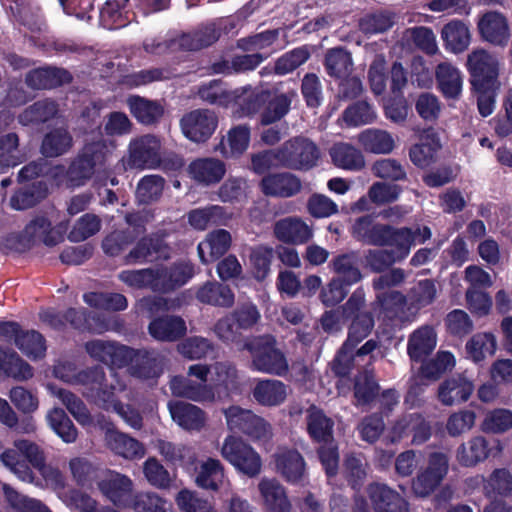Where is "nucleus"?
Segmentation results:
<instances>
[{"instance_id":"obj_1","label":"nucleus","mask_w":512,"mask_h":512,"mask_svg":"<svg viewBox=\"0 0 512 512\" xmlns=\"http://www.w3.org/2000/svg\"><path fill=\"white\" fill-rule=\"evenodd\" d=\"M354 235L364 243L380 247H392L398 259L404 260L416 243L423 244L432 236L428 226L394 227L389 224L373 223L371 216H363L354 223Z\"/></svg>"},{"instance_id":"obj_2","label":"nucleus","mask_w":512,"mask_h":512,"mask_svg":"<svg viewBox=\"0 0 512 512\" xmlns=\"http://www.w3.org/2000/svg\"><path fill=\"white\" fill-rule=\"evenodd\" d=\"M251 356L254 371L275 376H285L289 371L285 354L277 347V340L271 334L253 336L243 345Z\"/></svg>"},{"instance_id":"obj_3","label":"nucleus","mask_w":512,"mask_h":512,"mask_svg":"<svg viewBox=\"0 0 512 512\" xmlns=\"http://www.w3.org/2000/svg\"><path fill=\"white\" fill-rule=\"evenodd\" d=\"M74 382L82 387L83 396L102 409H107L117 396V391L125 389L119 379L106 377L105 370L100 365H94L79 370L74 375Z\"/></svg>"},{"instance_id":"obj_4","label":"nucleus","mask_w":512,"mask_h":512,"mask_svg":"<svg viewBox=\"0 0 512 512\" xmlns=\"http://www.w3.org/2000/svg\"><path fill=\"white\" fill-rule=\"evenodd\" d=\"M466 66L475 93L496 92L500 88V65L496 56L485 49H476L468 55Z\"/></svg>"},{"instance_id":"obj_5","label":"nucleus","mask_w":512,"mask_h":512,"mask_svg":"<svg viewBox=\"0 0 512 512\" xmlns=\"http://www.w3.org/2000/svg\"><path fill=\"white\" fill-rule=\"evenodd\" d=\"M210 367L206 364H193L188 368V376L200 380L196 382L183 375H175L169 382L170 390L176 397L199 403L215 401V387L207 384Z\"/></svg>"},{"instance_id":"obj_6","label":"nucleus","mask_w":512,"mask_h":512,"mask_svg":"<svg viewBox=\"0 0 512 512\" xmlns=\"http://www.w3.org/2000/svg\"><path fill=\"white\" fill-rule=\"evenodd\" d=\"M282 168L308 171L315 167L321 153L309 138L297 136L285 141L280 147Z\"/></svg>"},{"instance_id":"obj_7","label":"nucleus","mask_w":512,"mask_h":512,"mask_svg":"<svg viewBox=\"0 0 512 512\" xmlns=\"http://www.w3.org/2000/svg\"><path fill=\"white\" fill-rule=\"evenodd\" d=\"M221 454L234 468L250 478L261 472L262 460L259 453L242 439L228 436Z\"/></svg>"},{"instance_id":"obj_8","label":"nucleus","mask_w":512,"mask_h":512,"mask_svg":"<svg viewBox=\"0 0 512 512\" xmlns=\"http://www.w3.org/2000/svg\"><path fill=\"white\" fill-rule=\"evenodd\" d=\"M449 469V459L445 453L432 452L428 456L427 466L417 473L412 481V490L416 496L427 497L442 483Z\"/></svg>"},{"instance_id":"obj_9","label":"nucleus","mask_w":512,"mask_h":512,"mask_svg":"<svg viewBox=\"0 0 512 512\" xmlns=\"http://www.w3.org/2000/svg\"><path fill=\"white\" fill-rule=\"evenodd\" d=\"M325 72L339 86L344 98L352 96V56L344 47L337 46L326 51L323 61Z\"/></svg>"},{"instance_id":"obj_10","label":"nucleus","mask_w":512,"mask_h":512,"mask_svg":"<svg viewBox=\"0 0 512 512\" xmlns=\"http://www.w3.org/2000/svg\"><path fill=\"white\" fill-rule=\"evenodd\" d=\"M170 247L165 241L164 234L151 233L138 237L133 247L123 256L126 265L144 264L161 258H168Z\"/></svg>"},{"instance_id":"obj_11","label":"nucleus","mask_w":512,"mask_h":512,"mask_svg":"<svg viewBox=\"0 0 512 512\" xmlns=\"http://www.w3.org/2000/svg\"><path fill=\"white\" fill-rule=\"evenodd\" d=\"M412 436L413 445H421L432 436L431 423L418 412L405 414L395 421L389 432L392 443H399L404 438Z\"/></svg>"},{"instance_id":"obj_12","label":"nucleus","mask_w":512,"mask_h":512,"mask_svg":"<svg viewBox=\"0 0 512 512\" xmlns=\"http://www.w3.org/2000/svg\"><path fill=\"white\" fill-rule=\"evenodd\" d=\"M228 429L233 433H242L260 440L267 434L269 424L251 410L232 405L223 409Z\"/></svg>"},{"instance_id":"obj_13","label":"nucleus","mask_w":512,"mask_h":512,"mask_svg":"<svg viewBox=\"0 0 512 512\" xmlns=\"http://www.w3.org/2000/svg\"><path fill=\"white\" fill-rule=\"evenodd\" d=\"M180 126L186 138L196 143H204L215 132L218 117L209 109H196L181 118Z\"/></svg>"},{"instance_id":"obj_14","label":"nucleus","mask_w":512,"mask_h":512,"mask_svg":"<svg viewBox=\"0 0 512 512\" xmlns=\"http://www.w3.org/2000/svg\"><path fill=\"white\" fill-rule=\"evenodd\" d=\"M161 142L154 135H144L131 141L128 165L131 168H155L161 162Z\"/></svg>"},{"instance_id":"obj_15","label":"nucleus","mask_w":512,"mask_h":512,"mask_svg":"<svg viewBox=\"0 0 512 512\" xmlns=\"http://www.w3.org/2000/svg\"><path fill=\"white\" fill-rule=\"evenodd\" d=\"M474 389V383L466 373H455L439 384L437 397L444 406L459 405L469 400Z\"/></svg>"},{"instance_id":"obj_16","label":"nucleus","mask_w":512,"mask_h":512,"mask_svg":"<svg viewBox=\"0 0 512 512\" xmlns=\"http://www.w3.org/2000/svg\"><path fill=\"white\" fill-rule=\"evenodd\" d=\"M85 350L92 359L119 369L127 366L131 353L128 346L100 339L86 342Z\"/></svg>"},{"instance_id":"obj_17","label":"nucleus","mask_w":512,"mask_h":512,"mask_svg":"<svg viewBox=\"0 0 512 512\" xmlns=\"http://www.w3.org/2000/svg\"><path fill=\"white\" fill-rule=\"evenodd\" d=\"M330 366L333 375L337 378L338 393L347 395L352 390V323L347 326V338Z\"/></svg>"},{"instance_id":"obj_18","label":"nucleus","mask_w":512,"mask_h":512,"mask_svg":"<svg viewBox=\"0 0 512 512\" xmlns=\"http://www.w3.org/2000/svg\"><path fill=\"white\" fill-rule=\"evenodd\" d=\"M72 81L73 76L67 69L50 65L31 69L25 75V84L32 90H51Z\"/></svg>"},{"instance_id":"obj_19","label":"nucleus","mask_w":512,"mask_h":512,"mask_svg":"<svg viewBox=\"0 0 512 512\" xmlns=\"http://www.w3.org/2000/svg\"><path fill=\"white\" fill-rule=\"evenodd\" d=\"M366 492L374 512H410L406 499L386 484L370 483Z\"/></svg>"},{"instance_id":"obj_20","label":"nucleus","mask_w":512,"mask_h":512,"mask_svg":"<svg viewBox=\"0 0 512 512\" xmlns=\"http://www.w3.org/2000/svg\"><path fill=\"white\" fill-rule=\"evenodd\" d=\"M97 487L115 506L122 507L131 498L133 482L126 475L106 469Z\"/></svg>"},{"instance_id":"obj_21","label":"nucleus","mask_w":512,"mask_h":512,"mask_svg":"<svg viewBox=\"0 0 512 512\" xmlns=\"http://www.w3.org/2000/svg\"><path fill=\"white\" fill-rule=\"evenodd\" d=\"M481 38L498 47L507 46L511 33L507 18L500 12L488 11L478 21Z\"/></svg>"},{"instance_id":"obj_22","label":"nucleus","mask_w":512,"mask_h":512,"mask_svg":"<svg viewBox=\"0 0 512 512\" xmlns=\"http://www.w3.org/2000/svg\"><path fill=\"white\" fill-rule=\"evenodd\" d=\"M437 345V332L433 325L425 324L408 337L407 354L414 363H422L432 355Z\"/></svg>"},{"instance_id":"obj_23","label":"nucleus","mask_w":512,"mask_h":512,"mask_svg":"<svg viewBox=\"0 0 512 512\" xmlns=\"http://www.w3.org/2000/svg\"><path fill=\"white\" fill-rule=\"evenodd\" d=\"M194 274V265L187 261H176L168 267L156 269L157 292L175 291L185 285Z\"/></svg>"},{"instance_id":"obj_24","label":"nucleus","mask_w":512,"mask_h":512,"mask_svg":"<svg viewBox=\"0 0 512 512\" xmlns=\"http://www.w3.org/2000/svg\"><path fill=\"white\" fill-rule=\"evenodd\" d=\"M172 420L186 431H200L206 424V413L200 407L181 400L168 402Z\"/></svg>"},{"instance_id":"obj_25","label":"nucleus","mask_w":512,"mask_h":512,"mask_svg":"<svg viewBox=\"0 0 512 512\" xmlns=\"http://www.w3.org/2000/svg\"><path fill=\"white\" fill-rule=\"evenodd\" d=\"M261 191L266 196L290 198L302 189L298 176L290 172L271 173L264 176L260 182Z\"/></svg>"},{"instance_id":"obj_26","label":"nucleus","mask_w":512,"mask_h":512,"mask_svg":"<svg viewBox=\"0 0 512 512\" xmlns=\"http://www.w3.org/2000/svg\"><path fill=\"white\" fill-rule=\"evenodd\" d=\"M441 143L437 132L433 128L424 129L420 135L419 143L409 149V158L418 168L425 169L436 161L437 152Z\"/></svg>"},{"instance_id":"obj_27","label":"nucleus","mask_w":512,"mask_h":512,"mask_svg":"<svg viewBox=\"0 0 512 512\" xmlns=\"http://www.w3.org/2000/svg\"><path fill=\"white\" fill-rule=\"evenodd\" d=\"M274 236L282 243L301 245L313 237V231L301 218L285 217L275 222Z\"/></svg>"},{"instance_id":"obj_28","label":"nucleus","mask_w":512,"mask_h":512,"mask_svg":"<svg viewBox=\"0 0 512 512\" xmlns=\"http://www.w3.org/2000/svg\"><path fill=\"white\" fill-rule=\"evenodd\" d=\"M148 332L152 338L163 342H175L187 332L184 319L177 315H164L151 320Z\"/></svg>"},{"instance_id":"obj_29","label":"nucleus","mask_w":512,"mask_h":512,"mask_svg":"<svg viewBox=\"0 0 512 512\" xmlns=\"http://www.w3.org/2000/svg\"><path fill=\"white\" fill-rule=\"evenodd\" d=\"M195 298L204 305L219 308H231L235 303V294L230 286L216 280L197 287Z\"/></svg>"},{"instance_id":"obj_30","label":"nucleus","mask_w":512,"mask_h":512,"mask_svg":"<svg viewBox=\"0 0 512 512\" xmlns=\"http://www.w3.org/2000/svg\"><path fill=\"white\" fill-rule=\"evenodd\" d=\"M232 238L225 229L214 230L198 244L197 250L201 262L208 264L220 259L230 249Z\"/></svg>"},{"instance_id":"obj_31","label":"nucleus","mask_w":512,"mask_h":512,"mask_svg":"<svg viewBox=\"0 0 512 512\" xmlns=\"http://www.w3.org/2000/svg\"><path fill=\"white\" fill-rule=\"evenodd\" d=\"M437 89L445 99L457 100L462 93L463 78L460 70L449 62H441L435 69Z\"/></svg>"},{"instance_id":"obj_32","label":"nucleus","mask_w":512,"mask_h":512,"mask_svg":"<svg viewBox=\"0 0 512 512\" xmlns=\"http://www.w3.org/2000/svg\"><path fill=\"white\" fill-rule=\"evenodd\" d=\"M306 429L313 443L322 445L336 441L333 434L334 421L314 406L307 412Z\"/></svg>"},{"instance_id":"obj_33","label":"nucleus","mask_w":512,"mask_h":512,"mask_svg":"<svg viewBox=\"0 0 512 512\" xmlns=\"http://www.w3.org/2000/svg\"><path fill=\"white\" fill-rule=\"evenodd\" d=\"M129 6L130 0H106L99 12L101 26L108 30L126 27L133 15Z\"/></svg>"},{"instance_id":"obj_34","label":"nucleus","mask_w":512,"mask_h":512,"mask_svg":"<svg viewBox=\"0 0 512 512\" xmlns=\"http://www.w3.org/2000/svg\"><path fill=\"white\" fill-rule=\"evenodd\" d=\"M129 351L131 353L127 359V366H129L130 374L133 377L149 380L156 379L161 375L162 368L153 353L131 347H129Z\"/></svg>"},{"instance_id":"obj_35","label":"nucleus","mask_w":512,"mask_h":512,"mask_svg":"<svg viewBox=\"0 0 512 512\" xmlns=\"http://www.w3.org/2000/svg\"><path fill=\"white\" fill-rule=\"evenodd\" d=\"M0 372L16 381H27L34 376L33 367L11 347L0 346Z\"/></svg>"},{"instance_id":"obj_36","label":"nucleus","mask_w":512,"mask_h":512,"mask_svg":"<svg viewBox=\"0 0 512 512\" xmlns=\"http://www.w3.org/2000/svg\"><path fill=\"white\" fill-rule=\"evenodd\" d=\"M275 464L278 472L289 483L297 484L303 480L306 463L295 449H287L276 454Z\"/></svg>"},{"instance_id":"obj_37","label":"nucleus","mask_w":512,"mask_h":512,"mask_svg":"<svg viewBox=\"0 0 512 512\" xmlns=\"http://www.w3.org/2000/svg\"><path fill=\"white\" fill-rule=\"evenodd\" d=\"M287 389L288 386L280 380L264 379L256 383L252 396L261 406L276 407L285 402Z\"/></svg>"},{"instance_id":"obj_38","label":"nucleus","mask_w":512,"mask_h":512,"mask_svg":"<svg viewBox=\"0 0 512 512\" xmlns=\"http://www.w3.org/2000/svg\"><path fill=\"white\" fill-rule=\"evenodd\" d=\"M48 195L45 181L23 183L11 196L10 205L15 210H26L40 203Z\"/></svg>"},{"instance_id":"obj_39","label":"nucleus","mask_w":512,"mask_h":512,"mask_svg":"<svg viewBox=\"0 0 512 512\" xmlns=\"http://www.w3.org/2000/svg\"><path fill=\"white\" fill-rule=\"evenodd\" d=\"M195 470L197 471L195 483L199 488L217 492L223 485L224 466L219 459L208 457L198 467L195 466Z\"/></svg>"},{"instance_id":"obj_40","label":"nucleus","mask_w":512,"mask_h":512,"mask_svg":"<svg viewBox=\"0 0 512 512\" xmlns=\"http://www.w3.org/2000/svg\"><path fill=\"white\" fill-rule=\"evenodd\" d=\"M490 453L489 441L482 436H476L458 447L456 458L461 466L474 467L478 463L485 461Z\"/></svg>"},{"instance_id":"obj_41","label":"nucleus","mask_w":512,"mask_h":512,"mask_svg":"<svg viewBox=\"0 0 512 512\" xmlns=\"http://www.w3.org/2000/svg\"><path fill=\"white\" fill-rule=\"evenodd\" d=\"M106 440L109 448L115 454L125 459L136 460L145 455L144 445L128 434L116 430H108Z\"/></svg>"},{"instance_id":"obj_42","label":"nucleus","mask_w":512,"mask_h":512,"mask_svg":"<svg viewBox=\"0 0 512 512\" xmlns=\"http://www.w3.org/2000/svg\"><path fill=\"white\" fill-rule=\"evenodd\" d=\"M189 172L197 182L209 185L218 183L223 179L226 166L219 159L201 158L191 162Z\"/></svg>"},{"instance_id":"obj_43","label":"nucleus","mask_w":512,"mask_h":512,"mask_svg":"<svg viewBox=\"0 0 512 512\" xmlns=\"http://www.w3.org/2000/svg\"><path fill=\"white\" fill-rule=\"evenodd\" d=\"M69 468L76 484L91 489L99 484L106 469L91 462L84 457H75L69 461Z\"/></svg>"},{"instance_id":"obj_44","label":"nucleus","mask_w":512,"mask_h":512,"mask_svg":"<svg viewBox=\"0 0 512 512\" xmlns=\"http://www.w3.org/2000/svg\"><path fill=\"white\" fill-rule=\"evenodd\" d=\"M259 491L269 512H291L285 488L275 479H263Z\"/></svg>"},{"instance_id":"obj_45","label":"nucleus","mask_w":512,"mask_h":512,"mask_svg":"<svg viewBox=\"0 0 512 512\" xmlns=\"http://www.w3.org/2000/svg\"><path fill=\"white\" fill-rule=\"evenodd\" d=\"M127 103L132 116L143 125L158 123L164 114V108L159 102L138 95L130 96Z\"/></svg>"},{"instance_id":"obj_46","label":"nucleus","mask_w":512,"mask_h":512,"mask_svg":"<svg viewBox=\"0 0 512 512\" xmlns=\"http://www.w3.org/2000/svg\"><path fill=\"white\" fill-rule=\"evenodd\" d=\"M59 108L56 101L45 98L38 100L25 108L18 115V122L23 126L42 124L50 121L58 114Z\"/></svg>"},{"instance_id":"obj_47","label":"nucleus","mask_w":512,"mask_h":512,"mask_svg":"<svg viewBox=\"0 0 512 512\" xmlns=\"http://www.w3.org/2000/svg\"><path fill=\"white\" fill-rule=\"evenodd\" d=\"M219 36V32L214 27L207 26L190 33L181 34L172 40V44L182 51H198L214 44Z\"/></svg>"},{"instance_id":"obj_48","label":"nucleus","mask_w":512,"mask_h":512,"mask_svg":"<svg viewBox=\"0 0 512 512\" xmlns=\"http://www.w3.org/2000/svg\"><path fill=\"white\" fill-rule=\"evenodd\" d=\"M157 448L164 459L172 465L189 469L196 464V453L193 448L189 446L183 444L178 445L166 440H159Z\"/></svg>"},{"instance_id":"obj_49","label":"nucleus","mask_w":512,"mask_h":512,"mask_svg":"<svg viewBox=\"0 0 512 512\" xmlns=\"http://www.w3.org/2000/svg\"><path fill=\"white\" fill-rule=\"evenodd\" d=\"M66 323L81 332L101 333L106 328L100 314L87 309L68 308L65 311Z\"/></svg>"},{"instance_id":"obj_50","label":"nucleus","mask_w":512,"mask_h":512,"mask_svg":"<svg viewBox=\"0 0 512 512\" xmlns=\"http://www.w3.org/2000/svg\"><path fill=\"white\" fill-rule=\"evenodd\" d=\"M483 492L488 498L512 497V473L507 468L494 469L483 479Z\"/></svg>"},{"instance_id":"obj_51","label":"nucleus","mask_w":512,"mask_h":512,"mask_svg":"<svg viewBox=\"0 0 512 512\" xmlns=\"http://www.w3.org/2000/svg\"><path fill=\"white\" fill-rule=\"evenodd\" d=\"M363 148L374 154H389L395 147V142L390 133L380 129H366L358 136Z\"/></svg>"},{"instance_id":"obj_52","label":"nucleus","mask_w":512,"mask_h":512,"mask_svg":"<svg viewBox=\"0 0 512 512\" xmlns=\"http://www.w3.org/2000/svg\"><path fill=\"white\" fill-rule=\"evenodd\" d=\"M397 15L387 9L365 14L359 19V28L364 34H379L390 30L396 23Z\"/></svg>"},{"instance_id":"obj_53","label":"nucleus","mask_w":512,"mask_h":512,"mask_svg":"<svg viewBox=\"0 0 512 512\" xmlns=\"http://www.w3.org/2000/svg\"><path fill=\"white\" fill-rule=\"evenodd\" d=\"M442 39L447 49L454 53H461L467 49L470 43L468 27L459 20L451 21L444 25L441 32Z\"/></svg>"},{"instance_id":"obj_54","label":"nucleus","mask_w":512,"mask_h":512,"mask_svg":"<svg viewBox=\"0 0 512 512\" xmlns=\"http://www.w3.org/2000/svg\"><path fill=\"white\" fill-rule=\"evenodd\" d=\"M138 239L137 231L130 227L122 230H114L102 241V249L109 257L122 255Z\"/></svg>"},{"instance_id":"obj_55","label":"nucleus","mask_w":512,"mask_h":512,"mask_svg":"<svg viewBox=\"0 0 512 512\" xmlns=\"http://www.w3.org/2000/svg\"><path fill=\"white\" fill-rule=\"evenodd\" d=\"M72 142V136L66 129L55 128L44 136L41 153L46 158L61 156L71 148Z\"/></svg>"},{"instance_id":"obj_56","label":"nucleus","mask_w":512,"mask_h":512,"mask_svg":"<svg viewBox=\"0 0 512 512\" xmlns=\"http://www.w3.org/2000/svg\"><path fill=\"white\" fill-rule=\"evenodd\" d=\"M402 41L409 46L413 44L417 49L428 55L435 54L438 49L432 29L426 26L405 29L402 34Z\"/></svg>"},{"instance_id":"obj_57","label":"nucleus","mask_w":512,"mask_h":512,"mask_svg":"<svg viewBox=\"0 0 512 512\" xmlns=\"http://www.w3.org/2000/svg\"><path fill=\"white\" fill-rule=\"evenodd\" d=\"M352 285V279L346 277H333L325 286L321 287L319 299L325 307H334L342 302Z\"/></svg>"},{"instance_id":"obj_58","label":"nucleus","mask_w":512,"mask_h":512,"mask_svg":"<svg viewBox=\"0 0 512 512\" xmlns=\"http://www.w3.org/2000/svg\"><path fill=\"white\" fill-rule=\"evenodd\" d=\"M24 355L32 360H39L46 355V340L36 330H23L15 345Z\"/></svg>"},{"instance_id":"obj_59","label":"nucleus","mask_w":512,"mask_h":512,"mask_svg":"<svg viewBox=\"0 0 512 512\" xmlns=\"http://www.w3.org/2000/svg\"><path fill=\"white\" fill-rule=\"evenodd\" d=\"M292 99L285 93L272 97L270 95L264 110L260 114V124L268 126L280 121L285 117L291 108Z\"/></svg>"},{"instance_id":"obj_60","label":"nucleus","mask_w":512,"mask_h":512,"mask_svg":"<svg viewBox=\"0 0 512 512\" xmlns=\"http://www.w3.org/2000/svg\"><path fill=\"white\" fill-rule=\"evenodd\" d=\"M437 289L433 279L417 281L408 291L407 298L410 308L420 310L432 304L436 298Z\"/></svg>"},{"instance_id":"obj_61","label":"nucleus","mask_w":512,"mask_h":512,"mask_svg":"<svg viewBox=\"0 0 512 512\" xmlns=\"http://www.w3.org/2000/svg\"><path fill=\"white\" fill-rule=\"evenodd\" d=\"M311 57V49L308 45L296 47L285 52L275 62L274 72L277 75H286L295 71L306 63Z\"/></svg>"},{"instance_id":"obj_62","label":"nucleus","mask_w":512,"mask_h":512,"mask_svg":"<svg viewBox=\"0 0 512 512\" xmlns=\"http://www.w3.org/2000/svg\"><path fill=\"white\" fill-rule=\"evenodd\" d=\"M47 418L53 431L65 443H73L76 441L78 436L77 428L63 409L54 408L49 412Z\"/></svg>"},{"instance_id":"obj_63","label":"nucleus","mask_w":512,"mask_h":512,"mask_svg":"<svg viewBox=\"0 0 512 512\" xmlns=\"http://www.w3.org/2000/svg\"><path fill=\"white\" fill-rule=\"evenodd\" d=\"M79 153L93 164L97 171H101L106 168L112 152L104 139H98L86 142Z\"/></svg>"},{"instance_id":"obj_64","label":"nucleus","mask_w":512,"mask_h":512,"mask_svg":"<svg viewBox=\"0 0 512 512\" xmlns=\"http://www.w3.org/2000/svg\"><path fill=\"white\" fill-rule=\"evenodd\" d=\"M165 180L160 175H146L140 179L136 189V197L141 204H150L160 198Z\"/></svg>"}]
</instances>
